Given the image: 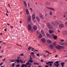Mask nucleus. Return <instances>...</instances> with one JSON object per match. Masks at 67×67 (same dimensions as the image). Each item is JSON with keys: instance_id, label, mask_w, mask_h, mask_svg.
I'll use <instances>...</instances> for the list:
<instances>
[{"instance_id": "nucleus-48", "label": "nucleus", "mask_w": 67, "mask_h": 67, "mask_svg": "<svg viewBox=\"0 0 67 67\" xmlns=\"http://www.w3.org/2000/svg\"><path fill=\"white\" fill-rule=\"evenodd\" d=\"M23 64L24 65V67H25H25L26 66V65H27L26 64Z\"/></svg>"}, {"instance_id": "nucleus-7", "label": "nucleus", "mask_w": 67, "mask_h": 67, "mask_svg": "<svg viewBox=\"0 0 67 67\" xmlns=\"http://www.w3.org/2000/svg\"><path fill=\"white\" fill-rule=\"evenodd\" d=\"M33 29L34 31H36L37 30V27L36 26H34L33 27Z\"/></svg>"}, {"instance_id": "nucleus-47", "label": "nucleus", "mask_w": 67, "mask_h": 67, "mask_svg": "<svg viewBox=\"0 0 67 67\" xmlns=\"http://www.w3.org/2000/svg\"><path fill=\"white\" fill-rule=\"evenodd\" d=\"M55 23L56 24H58V21H56L55 22Z\"/></svg>"}, {"instance_id": "nucleus-60", "label": "nucleus", "mask_w": 67, "mask_h": 67, "mask_svg": "<svg viewBox=\"0 0 67 67\" xmlns=\"http://www.w3.org/2000/svg\"><path fill=\"white\" fill-rule=\"evenodd\" d=\"M10 26V27H11L12 29H13V27H12L11 26Z\"/></svg>"}, {"instance_id": "nucleus-63", "label": "nucleus", "mask_w": 67, "mask_h": 67, "mask_svg": "<svg viewBox=\"0 0 67 67\" xmlns=\"http://www.w3.org/2000/svg\"><path fill=\"white\" fill-rule=\"evenodd\" d=\"M58 32H60V31H59V30H58Z\"/></svg>"}, {"instance_id": "nucleus-61", "label": "nucleus", "mask_w": 67, "mask_h": 67, "mask_svg": "<svg viewBox=\"0 0 67 67\" xmlns=\"http://www.w3.org/2000/svg\"><path fill=\"white\" fill-rule=\"evenodd\" d=\"M58 56L57 55H55V57L56 58V57H57Z\"/></svg>"}, {"instance_id": "nucleus-20", "label": "nucleus", "mask_w": 67, "mask_h": 67, "mask_svg": "<svg viewBox=\"0 0 67 67\" xmlns=\"http://www.w3.org/2000/svg\"><path fill=\"white\" fill-rule=\"evenodd\" d=\"M59 44L63 46L65 45V43L61 42L59 43Z\"/></svg>"}, {"instance_id": "nucleus-31", "label": "nucleus", "mask_w": 67, "mask_h": 67, "mask_svg": "<svg viewBox=\"0 0 67 67\" xmlns=\"http://www.w3.org/2000/svg\"><path fill=\"white\" fill-rule=\"evenodd\" d=\"M51 23L52 24V25H55V24L53 22H52Z\"/></svg>"}, {"instance_id": "nucleus-14", "label": "nucleus", "mask_w": 67, "mask_h": 67, "mask_svg": "<svg viewBox=\"0 0 67 67\" xmlns=\"http://www.w3.org/2000/svg\"><path fill=\"white\" fill-rule=\"evenodd\" d=\"M49 32L50 34H52L53 33H54V31L52 30H50L49 31Z\"/></svg>"}, {"instance_id": "nucleus-59", "label": "nucleus", "mask_w": 67, "mask_h": 67, "mask_svg": "<svg viewBox=\"0 0 67 67\" xmlns=\"http://www.w3.org/2000/svg\"><path fill=\"white\" fill-rule=\"evenodd\" d=\"M47 56L48 57V56H49V54H47Z\"/></svg>"}, {"instance_id": "nucleus-25", "label": "nucleus", "mask_w": 67, "mask_h": 67, "mask_svg": "<svg viewBox=\"0 0 67 67\" xmlns=\"http://www.w3.org/2000/svg\"><path fill=\"white\" fill-rule=\"evenodd\" d=\"M20 62L21 63H22V64H23V60H22L21 59H20Z\"/></svg>"}, {"instance_id": "nucleus-10", "label": "nucleus", "mask_w": 67, "mask_h": 67, "mask_svg": "<svg viewBox=\"0 0 67 67\" xmlns=\"http://www.w3.org/2000/svg\"><path fill=\"white\" fill-rule=\"evenodd\" d=\"M32 17V18L33 20H35V14H33Z\"/></svg>"}, {"instance_id": "nucleus-36", "label": "nucleus", "mask_w": 67, "mask_h": 67, "mask_svg": "<svg viewBox=\"0 0 67 67\" xmlns=\"http://www.w3.org/2000/svg\"><path fill=\"white\" fill-rule=\"evenodd\" d=\"M31 46H29V48H28V50H29V51H30V50H31Z\"/></svg>"}, {"instance_id": "nucleus-18", "label": "nucleus", "mask_w": 67, "mask_h": 67, "mask_svg": "<svg viewBox=\"0 0 67 67\" xmlns=\"http://www.w3.org/2000/svg\"><path fill=\"white\" fill-rule=\"evenodd\" d=\"M41 32L43 36H45V34H44V31H43V30H41Z\"/></svg>"}, {"instance_id": "nucleus-12", "label": "nucleus", "mask_w": 67, "mask_h": 67, "mask_svg": "<svg viewBox=\"0 0 67 67\" xmlns=\"http://www.w3.org/2000/svg\"><path fill=\"white\" fill-rule=\"evenodd\" d=\"M55 48L58 49H59V50L61 49V48L59 46H57V47H56Z\"/></svg>"}, {"instance_id": "nucleus-43", "label": "nucleus", "mask_w": 67, "mask_h": 67, "mask_svg": "<svg viewBox=\"0 0 67 67\" xmlns=\"http://www.w3.org/2000/svg\"><path fill=\"white\" fill-rule=\"evenodd\" d=\"M13 67H14V63H13L12 64Z\"/></svg>"}, {"instance_id": "nucleus-21", "label": "nucleus", "mask_w": 67, "mask_h": 67, "mask_svg": "<svg viewBox=\"0 0 67 67\" xmlns=\"http://www.w3.org/2000/svg\"><path fill=\"white\" fill-rule=\"evenodd\" d=\"M36 19L38 21H40V18L38 17V16H37L36 17Z\"/></svg>"}, {"instance_id": "nucleus-55", "label": "nucleus", "mask_w": 67, "mask_h": 67, "mask_svg": "<svg viewBox=\"0 0 67 67\" xmlns=\"http://www.w3.org/2000/svg\"><path fill=\"white\" fill-rule=\"evenodd\" d=\"M7 10V13H10L8 12V10Z\"/></svg>"}, {"instance_id": "nucleus-9", "label": "nucleus", "mask_w": 67, "mask_h": 67, "mask_svg": "<svg viewBox=\"0 0 67 67\" xmlns=\"http://www.w3.org/2000/svg\"><path fill=\"white\" fill-rule=\"evenodd\" d=\"M31 27H31V25H28V29L30 31V30H31Z\"/></svg>"}, {"instance_id": "nucleus-57", "label": "nucleus", "mask_w": 67, "mask_h": 67, "mask_svg": "<svg viewBox=\"0 0 67 67\" xmlns=\"http://www.w3.org/2000/svg\"><path fill=\"white\" fill-rule=\"evenodd\" d=\"M20 23H22V21H20Z\"/></svg>"}, {"instance_id": "nucleus-22", "label": "nucleus", "mask_w": 67, "mask_h": 67, "mask_svg": "<svg viewBox=\"0 0 67 67\" xmlns=\"http://www.w3.org/2000/svg\"><path fill=\"white\" fill-rule=\"evenodd\" d=\"M24 4L25 5V7H26L27 5H26V2L25 1H24Z\"/></svg>"}, {"instance_id": "nucleus-34", "label": "nucleus", "mask_w": 67, "mask_h": 67, "mask_svg": "<svg viewBox=\"0 0 67 67\" xmlns=\"http://www.w3.org/2000/svg\"><path fill=\"white\" fill-rule=\"evenodd\" d=\"M27 3L28 7H29V8H30V3Z\"/></svg>"}, {"instance_id": "nucleus-35", "label": "nucleus", "mask_w": 67, "mask_h": 67, "mask_svg": "<svg viewBox=\"0 0 67 67\" xmlns=\"http://www.w3.org/2000/svg\"><path fill=\"white\" fill-rule=\"evenodd\" d=\"M46 52L47 53H48L49 54H51V53H50L48 51H46Z\"/></svg>"}, {"instance_id": "nucleus-39", "label": "nucleus", "mask_w": 67, "mask_h": 67, "mask_svg": "<svg viewBox=\"0 0 67 67\" xmlns=\"http://www.w3.org/2000/svg\"><path fill=\"white\" fill-rule=\"evenodd\" d=\"M46 64H47V65H49V62H47L46 63Z\"/></svg>"}, {"instance_id": "nucleus-23", "label": "nucleus", "mask_w": 67, "mask_h": 67, "mask_svg": "<svg viewBox=\"0 0 67 67\" xmlns=\"http://www.w3.org/2000/svg\"><path fill=\"white\" fill-rule=\"evenodd\" d=\"M47 36H48V37H51V35H50L49 34H47Z\"/></svg>"}, {"instance_id": "nucleus-4", "label": "nucleus", "mask_w": 67, "mask_h": 67, "mask_svg": "<svg viewBox=\"0 0 67 67\" xmlns=\"http://www.w3.org/2000/svg\"><path fill=\"white\" fill-rule=\"evenodd\" d=\"M41 41L43 43H45V41H46V39L44 38H41Z\"/></svg>"}, {"instance_id": "nucleus-45", "label": "nucleus", "mask_w": 67, "mask_h": 67, "mask_svg": "<svg viewBox=\"0 0 67 67\" xmlns=\"http://www.w3.org/2000/svg\"><path fill=\"white\" fill-rule=\"evenodd\" d=\"M36 55L37 56H40V54H39L38 53Z\"/></svg>"}, {"instance_id": "nucleus-27", "label": "nucleus", "mask_w": 67, "mask_h": 67, "mask_svg": "<svg viewBox=\"0 0 67 67\" xmlns=\"http://www.w3.org/2000/svg\"><path fill=\"white\" fill-rule=\"evenodd\" d=\"M48 9H51V10H54V9H53L52 8H48Z\"/></svg>"}, {"instance_id": "nucleus-2", "label": "nucleus", "mask_w": 67, "mask_h": 67, "mask_svg": "<svg viewBox=\"0 0 67 67\" xmlns=\"http://www.w3.org/2000/svg\"><path fill=\"white\" fill-rule=\"evenodd\" d=\"M55 63L56 64H55V63H54L53 64H54V65L55 66H56L57 67H58V66H59V64H58V63H59V62L56 61L55 62Z\"/></svg>"}, {"instance_id": "nucleus-33", "label": "nucleus", "mask_w": 67, "mask_h": 67, "mask_svg": "<svg viewBox=\"0 0 67 67\" xmlns=\"http://www.w3.org/2000/svg\"><path fill=\"white\" fill-rule=\"evenodd\" d=\"M53 14V13H52V12H50V15H52Z\"/></svg>"}, {"instance_id": "nucleus-8", "label": "nucleus", "mask_w": 67, "mask_h": 67, "mask_svg": "<svg viewBox=\"0 0 67 67\" xmlns=\"http://www.w3.org/2000/svg\"><path fill=\"white\" fill-rule=\"evenodd\" d=\"M56 43H57V42L56 41H54L52 43V44L53 46H55L56 45Z\"/></svg>"}, {"instance_id": "nucleus-15", "label": "nucleus", "mask_w": 67, "mask_h": 67, "mask_svg": "<svg viewBox=\"0 0 67 67\" xmlns=\"http://www.w3.org/2000/svg\"><path fill=\"white\" fill-rule=\"evenodd\" d=\"M46 4L47 6H48V5H50V3H49V2H46Z\"/></svg>"}, {"instance_id": "nucleus-42", "label": "nucleus", "mask_w": 67, "mask_h": 67, "mask_svg": "<svg viewBox=\"0 0 67 67\" xmlns=\"http://www.w3.org/2000/svg\"><path fill=\"white\" fill-rule=\"evenodd\" d=\"M15 62V60H12L11 61V62Z\"/></svg>"}, {"instance_id": "nucleus-13", "label": "nucleus", "mask_w": 67, "mask_h": 67, "mask_svg": "<svg viewBox=\"0 0 67 67\" xmlns=\"http://www.w3.org/2000/svg\"><path fill=\"white\" fill-rule=\"evenodd\" d=\"M16 62H17V64H19V63H20V61H19V59H17V60H15V63Z\"/></svg>"}, {"instance_id": "nucleus-26", "label": "nucleus", "mask_w": 67, "mask_h": 67, "mask_svg": "<svg viewBox=\"0 0 67 67\" xmlns=\"http://www.w3.org/2000/svg\"><path fill=\"white\" fill-rule=\"evenodd\" d=\"M38 38H41L42 37V35L40 34L39 36L38 37Z\"/></svg>"}, {"instance_id": "nucleus-5", "label": "nucleus", "mask_w": 67, "mask_h": 67, "mask_svg": "<svg viewBox=\"0 0 67 67\" xmlns=\"http://www.w3.org/2000/svg\"><path fill=\"white\" fill-rule=\"evenodd\" d=\"M63 34L64 36H66L67 35V32L66 31H64L63 32Z\"/></svg>"}, {"instance_id": "nucleus-41", "label": "nucleus", "mask_w": 67, "mask_h": 67, "mask_svg": "<svg viewBox=\"0 0 67 67\" xmlns=\"http://www.w3.org/2000/svg\"><path fill=\"white\" fill-rule=\"evenodd\" d=\"M20 56H24V54L23 53L22 54H21Z\"/></svg>"}, {"instance_id": "nucleus-38", "label": "nucleus", "mask_w": 67, "mask_h": 67, "mask_svg": "<svg viewBox=\"0 0 67 67\" xmlns=\"http://www.w3.org/2000/svg\"><path fill=\"white\" fill-rule=\"evenodd\" d=\"M59 46L61 48V47L62 48H64V47L63 46H60V45H59Z\"/></svg>"}, {"instance_id": "nucleus-62", "label": "nucleus", "mask_w": 67, "mask_h": 67, "mask_svg": "<svg viewBox=\"0 0 67 67\" xmlns=\"http://www.w3.org/2000/svg\"><path fill=\"white\" fill-rule=\"evenodd\" d=\"M45 67H48V65H47Z\"/></svg>"}, {"instance_id": "nucleus-11", "label": "nucleus", "mask_w": 67, "mask_h": 67, "mask_svg": "<svg viewBox=\"0 0 67 67\" xmlns=\"http://www.w3.org/2000/svg\"><path fill=\"white\" fill-rule=\"evenodd\" d=\"M26 12L27 14H29V13H29V11L28 9H26Z\"/></svg>"}, {"instance_id": "nucleus-3", "label": "nucleus", "mask_w": 67, "mask_h": 67, "mask_svg": "<svg viewBox=\"0 0 67 67\" xmlns=\"http://www.w3.org/2000/svg\"><path fill=\"white\" fill-rule=\"evenodd\" d=\"M48 25L49 28V29H53V26L51 25V24H50L49 23H48Z\"/></svg>"}, {"instance_id": "nucleus-40", "label": "nucleus", "mask_w": 67, "mask_h": 67, "mask_svg": "<svg viewBox=\"0 0 67 67\" xmlns=\"http://www.w3.org/2000/svg\"><path fill=\"white\" fill-rule=\"evenodd\" d=\"M24 64H23L21 66V67H24Z\"/></svg>"}, {"instance_id": "nucleus-29", "label": "nucleus", "mask_w": 67, "mask_h": 67, "mask_svg": "<svg viewBox=\"0 0 67 67\" xmlns=\"http://www.w3.org/2000/svg\"><path fill=\"white\" fill-rule=\"evenodd\" d=\"M49 63L50 64H53L54 63V62H49Z\"/></svg>"}, {"instance_id": "nucleus-53", "label": "nucleus", "mask_w": 67, "mask_h": 67, "mask_svg": "<svg viewBox=\"0 0 67 67\" xmlns=\"http://www.w3.org/2000/svg\"><path fill=\"white\" fill-rule=\"evenodd\" d=\"M30 60H32V57H31L30 58Z\"/></svg>"}, {"instance_id": "nucleus-37", "label": "nucleus", "mask_w": 67, "mask_h": 67, "mask_svg": "<svg viewBox=\"0 0 67 67\" xmlns=\"http://www.w3.org/2000/svg\"><path fill=\"white\" fill-rule=\"evenodd\" d=\"M3 64H4V62H2V63H1L0 64V66H1V65H3Z\"/></svg>"}, {"instance_id": "nucleus-51", "label": "nucleus", "mask_w": 67, "mask_h": 67, "mask_svg": "<svg viewBox=\"0 0 67 67\" xmlns=\"http://www.w3.org/2000/svg\"><path fill=\"white\" fill-rule=\"evenodd\" d=\"M29 66H31V63H29Z\"/></svg>"}, {"instance_id": "nucleus-16", "label": "nucleus", "mask_w": 67, "mask_h": 67, "mask_svg": "<svg viewBox=\"0 0 67 67\" xmlns=\"http://www.w3.org/2000/svg\"><path fill=\"white\" fill-rule=\"evenodd\" d=\"M47 41L48 43L49 44H51L52 43V41L50 40H47Z\"/></svg>"}, {"instance_id": "nucleus-1", "label": "nucleus", "mask_w": 67, "mask_h": 67, "mask_svg": "<svg viewBox=\"0 0 67 67\" xmlns=\"http://www.w3.org/2000/svg\"><path fill=\"white\" fill-rule=\"evenodd\" d=\"M31 20H32L31 18V16L30 15H29L28 17L27 20L28 22H31Z\"/></svg>"}, {"instance_id": "nucleus-64", "label": "nucleus", "mask_w": 67, "mask_h": 67, "mask_svg": "<svg viewBox=\"0 0 67 67\" xmlns=\"http://www.w3.org/2000/svg\"><path fill=\"white\" fill-rule=\"evenodd\" d=\"M65 24H66V25H67V22H66L65 23Z\"/></svg>"}, {"instance_id": "nucleus-54", "label": "nucleus", "mask_w": 67, "mask_h": 67, "mask_svg": "<svg viewBox=\"0 0 67 67\" xmlns=\"http://www.w3.org/2000/svg\"><path fill=\"white\" fill-rule=\"evenodd\" d=\"M31 53L32 54H33V55L34 54V53L33 52H31Z\"/></svg>"}, {"instance_id": "nucleus-19", "label": "nucleus", "mask_w": 67, "mask_h": 67, "mask_svg": "<svg viewBox=\"0 0 67 67\" xmlns=\"http://www.w3.org/2000/svg\"><path fill=\"white\" fill-rule=\"evenodd\" d=\"M59 27L61 28H62V27H64V25L62 24H60L59 25Z\"/></svg>"}, {"instance_id": "nucleus-44", "label": "nucleus", "mask_w": 67, "mask_h": 67, "mask_svg": "<svg viewBox=\"0 0 67 67\" xmlns=\"http://www.w3.org/2000/svg\"><path fill=\"white\" fill-rule=\"evenodd\" d=\"M16 66L18 67H20V65L19 64H18L16 65Z\"/></svg>"}, {"instance_id": "nucleus-24", "label": "nucleus", "mask_w": 67, "mask_h": 67, "mask_svg": "<svg viewBox=\"0 0 67 67\" xmlns=\"http://www.w3.org/2000/svg\"><path fill=\"white\" fill-rule=\"evenodd\" d=\"M49 46L52 49V48H53V47H54V46H53V45L52 44L50 45Z\"/></svg>"}, {"instance_id": "nucleus-49", "label": "nucleus", "mask_w": 67, "mask_h": 67, "mask_svg": "<svg viewBox=\"0 0 67 67\" xmlns=\"http://www.w3.org/2000/svg\"><path fill=\"white\" fill-rule=\"evenodd\" d=\"M52 64H49V66H52Z\"/></svg>"}, {"instance_id": "nucleus-52", "label": "nucleus", "mask_w": 67, "mask_h": 67, "mask_svg": "<svg viewBox=\"0 0 67 67\" xmlns=\"http://www.w3.org/2000/svg\"><path fill=\"white\" fill-rule=\"evenodd\" d=\"M8 7H9V8L10 7V4H8Z\"/></svg>"}, {"instance_id": "nucleus-50", "label": "nucleus", "mask_w": 67, "mask_h": 67, "mask_svg": "<svg viewBox=\"0 0 67 67\" xmlns=\"http://www.w3.org/2000/svg\"><path fill=\"white\" fill-rule=\"evenodd\" d=\"M60 41L61 42H64V40H61Z\"/></svg>"}, {"instance_id": "nucleus-32", "label": "nucleus", "mask_w": 67, "mask_h": 67, "mask_svg": "<svg viewBox=\"0 0 67 67\" xmlns=\"http://www.w3.org/2000/svg\"><path fill=\"white\" fill-rule=\"evenodd\" d=\"M34 65H40V64L38 63H34Z\"/></svg>"}, {"instance_id": "nucleus-56", "label": "nucleus", "mask_w": 67, "mask_h": 67, "mask_svg": "<svg viewBox=\"0 0 67 67\" xmlns=\"http://www.w3.org/2000/svg\"><path fill=\"white\" fill-rule=\"evenodd\" d=\"M33 50H34V48H32L31 49V51H32L33 52H34V51H33Z\"/></svg>"}, {"instance_id": "nucleus-58", "label": "nucleus", "mask_w": 67, "mask_h": 67, "mask_svg": "<svg viewBox=\"0 0 67 67\" xmlns=\"http://www.w3.org/2000/svg\"><path fill=\"white\" fill-rule=\"evenodd\" d=\"M4 30V31H7V29H5Z\"/></svg>"}, {"instance_id": "nucleus-17", "label": "nucleus", "mask_w": 67, "mask_h": 67, "mask_svg": "<svg viewBox=\"0 0 67 67\" xmlns=\"http://www.w3.org/2000/svg\"><path fill=\"white\" fill-rule=\"evenodd\" d=\"M65 64V63H61L60 64V65H62V67H64V64Z\"/></svg>"}, {"instance_id": "nucleus-28", "label": "nucleus", "mask_w": 67, "mask_h": 67, "mask_svg": "<svg viewBox=\"0 0 67 67\" xmlns=\"http://www.w3.org/2000/svg\"><path fill=\"white\" fill-rule=\"evenodd\" d=\"M53 38L54 39H57V36H53Z\"/></svg>"}, {"instance_id": "nucleus-6", "label": "nucleus", "mask_w": 67, "mask_h": 67, "mask_svg": "<svg viewBox=\"0 0 67 67\" xmlns=\"http://www.w3.org/2000/svg\"><path fill=\"white\" fill-rule=\"evenodd\" d=\"M39 16L41 19H43L44 17H43V16L42 15V14H40Z\"/></svg>"}, {"instance_id": "nucleus-46", "label": "nucleus", "mask_w": 67, "mask_h": 67, "mask_svg": "<svg viewBox=\"0 0 67 67\" xmlns=\"http://www.w3.org/2000/svg\"><path fill=\"white\" fill-rule=\"evenodd\" d=\"M29 62H28L26 64V65H29Z\"/></svg>"}, {"instance_id": "nucleus-30", "label": "nucleus", "mask_w": 67, "mask_h": 67, "mask_svg": "<svg viewBox=\"0 0 67 67\" xmlns=\"http://www.w3.org/2000/svg\"><path fill=\"white\" fill-rule=\"evenodd\" d=\"M28 62H30V63H32L33 62V61L32 60H29Z\"/></svg>"}]
</instances>
